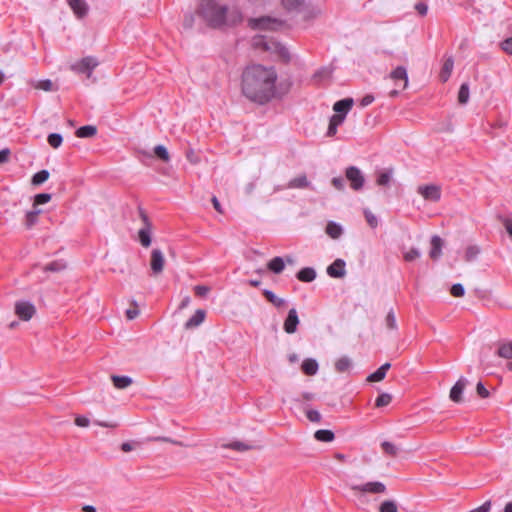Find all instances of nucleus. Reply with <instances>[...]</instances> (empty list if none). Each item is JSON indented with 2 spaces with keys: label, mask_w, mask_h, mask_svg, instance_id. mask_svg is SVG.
<instances>
[{
  "label": "nucleus",
  "mask_w": 512,
  "mask_h": 512,
  "mask_svg": "<svg viewBox=\"0 0 512 512\" xmlns=\"http://www.w3.org/2000/svg\"><path fill=\"white\" fill-rule=\"evenodd\" d=\"M277 74L272 67L252 65L242 75V92L250 100L268 102L275 94Z\"/></svg>",
  "instance_id": "nucleus-1"
},
{
  "label": "nucleus",
  "mask_w": 512,
  "mask_h": 512,
  "mask_svg": "<svg viewBox=\"0 0 512 512\" xmlns=\"http://www.w3.org/2000/svg\"><path fill=\"white\" fill-rule=\"evenodd\" d=\"M199 13L213 27L235 25L242 20L238 9L228 10L225 5L216 0H203L199 7Z\"/></svg>",
  "instance_id": "nucleus-2"
},
{
  "label": "nucleus",
  "mask_w": 512,
  "mask_h": 512,
  "mask_svg": "<svg viewBox=\"0 0 512 512\" xmlns=\"http://www.w3.org/2000/svg\"><path fill=\"white\" fill-rule=\"evenodd\" d=\"M252 45L255 48L275 53L280 58H282L286 61H288L290 59V53L285 46H283L281 43H279L275 40L268 39L266 36H263V35L254 36L252 39Z\"/></svg>",
  "instance_id": "nucleus-3"
},
{
  "label": "nucleus",
  "mask_w": 512,
  "mask_h": 512,
  "mask_svg": "<svg viewBox=\"0 0 512 512\" xmlns=\"http://www.w3.org/2000/svg\"><path fill=\"white\" fill-rule=\"evenodd\" d=\"M389 79L394 82L396 89L390 92L391 97H396L400 91L405 90L408 87V73L404 66H398L392 70L389 74Z\"/></svg>",
  "instance_id": "nucleus-4"
},
{
  "label": "nucleus",
  "mask_w": 512,
  "mask_h": 512,
  "mask_svg": "<svg viewBox=\"0 0 512 512\" xmlns=\"http://www.w3.org/2000/svg\"><path fill=\"white\" fill-rule=\"evenodd\" d=\"M99 65L98 60L93 56H87L79 61L73 63L70 68L73 72L79 74H86L88 78L91 77L92 71Z\"/></svg>",
  "instance_id": "nucleus-5"
},
{
  "label": "nucleus",
  "mask_w": 512,
  "mask_h": 512,
  "mask_svg": "<svg viewBox=\"0 0 512 512\" xmlns=\"http://www.w3.org/2000/svg\"><path fill=\"white\" fill-rule=\"evenodd\" d=\"M14 313L22 321H30L36 314L35 305L27 300H18L14 304Z\"/></svg>",
  "instance_id": "nucleus-6"
},
{
  "label": "nucleus",
  "mask_w": 512,
  "mask_h": 512,
  "mask_svg": "<svg viewBox=\"0 0 512 512\" xmlns=\"http://www.w3.org/2000/svg\"><path fill=\"white\" fill-rule=\"evenodd\" d=\"M351 489L359 494H384L386 485L380 481L367 482L360 485H352Z\"/></svg>",
  "instance_id": "nucleus-7"
},
{
  "label": "nucleus",
  "mask_w": 512,
  "mask_h": 512,
  "mask_svg": "<svg viewBox=\"0 0 512 512\" xmlns=\"http://www.w3.org/2000/svg\"><path fill=\"white\" fill-rule=\"evenodd\" d=\"M249 25L254 29L277 30L283 25V23H282V21L275 19V18L260 17V18L250 19Z\"/></svg>",
  "instance_id": "nucleus-8"
},
{
  "label": "nucleus",
  "mask_w": 512,
  "mask_h": 512,
  "mask_svg": "<svg viewBox=\"0 0 512 512\" xmlns=\"http://www.w3.org/2000/svg\"><path fill=\"white\" fill-rule=\"evenodd\" d=\"M140 215L144 225L138 231V239L143 247L148 248L152 243V224L150 223L144 211L141 210Z\"/></svg>",
  "instance_id": "nucleus-9"
},
{
  "label": "nucleus",
  "mask_w": 512,
  "mask_h": 512,
  "mask_svg": "<svg viewBox=\"0 0 512 512\" xmlns=\"http://www.w3.org/2000/svg\"><path fill=\"white\" fill-rule=\"evenodd\" d=\"M345 176L350 182V186L353 190H360L363 188L365 178L361 170L355 166H350L345 171Z\"/></svg>",
  "instance_id": "nucleus-10"
},
{
  "label": "nucleus",
  "mask_w": 512,
  "mask_h": 512,
  "mask_svg": "<svg viewBox=\"0 0 512 512\" xmlns=\"http://www.w3.org/2000/svg\"><path fill=\"white\" fill-rule=\"evenodd\" d=\"M165 266V256L164 253L159 249L155 248L151 251L150 256V269L152 274L157 276L161 274L164 270Z\"/></svg>",
  "instance_id": "nucleus-11"
},
{
  "label": "nucleus",
  "mask_w": 512,
  "mask_h": 512,
  "mask_svg": "<svg viewBox=\"0 0 512 512\" xmlns=\"http://www.w3.org/2000/svg\"><path fill=\"white\" fill-rule=\"evenodd\" d=\"M417 191L427 201L437 202L441 198V188L435 184L419 186Z\"/></svg>",
  "instance_id": "nucleus-12"
},
{
  "label": "nucleus",
  "mask_w": 512,
  "mask_h": 512,
  "mask_svg": "<svg viewBox=\"0 0 512 512\" xmlns=\"http://www.w3.org/2000/svg\"><path fill=\"white\" fill-rule=\"evenodd\" d=\"M468 384V380L460 377L455 385L451 388L449 398L455 403H461L463 400V392Z\"/></svg>",
  "instance_id": "nucleus-13"
},
{
  "label": "nucleus",
  "mask_w": 512,
  "mask_h": 512,
  "mask_svg": "<svg viewBox=\"0 0 512 512\" xmlns=\"http://www.w3.org/2000/svg\"><path fill=\"white\" fill-rule=\"evenodd\" d=\"M299 323L300 321L296 309L291 308L284 321L283 329L287 334H293L297 331V326L299 325Z\"/></svg>",
  "instance_id": "nucleus-14"
},
{
  "label": "nucleus",
  "mask_w": 512,
  "mask_h": 512,
  "mask_svg": "<svg viewBox=\"0 0 512 512\" xmlns=\"http://www.w3.org/2000/svg\"><path fill=\"white\" fill-rule=\"evenodd\" d=\"M345 266L344 260L336 259L327 267V274L332 278H343L346 275Z\"/></svg>",
  "instance_id": "nucleus-15"
},
{
  "label": "nucleus",
  "mask_w": 512,
  "mask_h": 512,
  "mask_svg": "<svg viewBox=\"0 0 512 512\" xmlns=\"http://www.w3.org/2000/svg\"><path fill=\"white\" fill-rule=\"evenodd\" d=\"M443 240L440 236L434 235L431 238V249L429 252L430 257L433 260H437L442 255Z\"/></svg>",
  "instance_id": "nucleus-16"
},
{
  "label": "nucleus",
  "mask_w": 512,
  "mask_h": 512,
  "mask_svg": "<svg viewBox=\"0 0 512 512\" xmlns=\"http://www.w3.org/2000/svg\"><path fill=\"white\" fill-rule=\"evenodd\" d=\"M68 2L77 17L82 18L88 13V5L84 0H69Z\"/></svg>",
  "instance_id": "nucleus-17"
},
{
  "label": "nucleus",
  "mask_w": 512,
  "mask_h": 512,
  "mask_svg": "<svg viewBox=\"0 0 512 512\" xmlns=\"http://www.w3.org/2000/svg\"><path fill=\"white\" fill-rule=\"evenodd\" d=\"M354 104V101L352 98H345L342 100L337 101L333 105V110L336 114H344L345 116L350 111Z\"/></svg>",
  "instance_id": "nucleus-18"
},
{
  "label": "nucleus",
  "mask_w": 512,
  "mask_h": 512,
  "mask_svg": "<svg viewBox=\"0 0 512 512\" xmlns=\"http://www.w3.org/2000/svg\"><path fill=\"white\" fill-rule=\"evenodd\" d=\"M345 118H346V116L344 114H336L335 113L330 118L329 127L327 130V136H329V137L334 136L337 132L338 126L344 122Z\"/></svg>",
  "instance_id": "nucleus-19"
},
{
  "label": "nucleus",
  "mask_w": 512,
  "mask_h": 512,
  "mask_svg": "<svg viewBox=\"0 0 512 512\" xmlns=\"http://www.w3.org/2000/svg\"><path fill=\"white\" fill-rule=\"evenodd\" d=\"M205 311L202 309H198L195 311L194 315L185 323V329H192L201 325L205 319Z\"/></svg>",
  "instance_id": "nucleus-20"
},
{
  "label": "nucleus",
  "mask_w": 512,
  "mask_h": 512,
  "mask_svg": "<svg viewBox=\"0 0 512 512\" xmlns=\"http://www.w3.org/2000/svg\"><path fill=\"white\" fill-rule=\"evenodd\" d=\"M453 67H454V59L452 56H449L445 59L442 69H441V72H440V79L442 82H446L450 78L451 73L453 71Z\"/></svg>",
  "instance_id": "nucleus-21"
},
{
  "label": "nucleus",
  "mask_w": 512,
  "mask_h": 512,
  "mask_svg": "<svg viewBox=\"0 0 512 512\" xmlns=\"http://www.w3.org/2000/svg\"><path fill=\"white\" fill-rule=\"evenodd\" d=\"M301 369L306 375L313 376L318 372L319 366L315 359L307 358L302 362Z\"/></svg>",
  "instance_id": "nucleus-22"
},
{
  "label": "nucleus",
  "mask_w": 512,
  "mask_h": 512,
  "mask_svg": "<svg viewBox=\"0 0 512 512\" xmlns=\"http://www.w3.org/2000/svg\"><path fill=\"white\" fill-rule=\"evenodd\" d=\"M497 354L504 359H512V341L509 343H503L499 346ZM509 370L512 371V361L507 364Z\"/></svg>",
  "instance_id": "nucleus-23"
},
{
  "label": "nucleus",
  "mask_w": 512,
  "mask_h": 512,
  "mask_svg": "<svg viewBox=\"0 0 512 512\" xmlns=\"http://www.w3.org/2000/svg\"><path fill=\"white\" fill-rule=\"evenodd\" d=\"M390 363H384L374 373L367 377L368 382H380L385 378L387 370L390 368Z\"/></svg>",
  "instance_id": "nucleus-24"
},
{
  "label": "nucleus",
  "mask_w": 512,
  "mask_h": 512,
  "mask_svg": "<svg viewBox=\"0 0 512 512\" xmlns=\"http://www.w3.org/2000/svg\"><path fill=\"white\" fill-rule=\"evenodd\" d=\"M310 185V182L308 181L307 177L305 175L297 176L293 179H291L286 188L289 189H299V188H306Z\"/></svg>",
  "instance_id": "nucleus-25"
},
{
  "label": "nucleus",
  "mask_w": 512,
  "mask_h": 512,
  "mask_svg": "<svg viewBox=\"0 0 512 512\" xmlns=\"http://www.w3.org/2000/svg\"><path fill=\"white\" fill-rule=\"evenodd\" d=\"M42 213V210L37 208V207H33V210L31 211H28L25 215V226L27 229H30L32 228L38 221V216L39 214Z\"/></svg>",
  "instance_id": "nucleus-26"
},
{
  "label": "nucleus",
  "mask_w": 512,
  "mask_h": 512,
  "mask_svg": "<svg viewBox=\"0 0 512 512\" xmlns=\"http://www.w3.org/2000/svg\"><path fill=\"white\" fill-rule=\"evenodd\" d=\"M267 268L275 274H280L285 268V261L282 257H275L267 263Z\"/></svg>",
  "instance_id": "nucleus-27"
},
{
  "label": "nucleus",
  "mask_w": 512,
  "mask_h": 512,
  "mask_svg": "<svg viewBox=\"0 0 512 512\" xmlns=\"http://www.w3.org/2000/svg\"><path fill=\"white\" fill-rule=\"evenodd\" d=\"M297 278L301 282H312L316 278V271L311 267H306L298 271Z\"/></svg>",
  "instance_id": "nucleus-28"
},
{
  "label": "nucleus",
  "mask_w": 512,
  "mask_h": 512,
  "mask_svg": "<svg viewBox=\"0 0 512 512\" xmlns=\"http://www.w3.org/2000/svg\"><path fill=\"white\" fill-rule=\"evenodd\" d=\"M111 380L113 382V385L117 389H125V388L129 387L133 382L132 378L129 376H118V375L111 376Z\"/></svg>",
  "instance_id": "nucleus-29"
},
{
  "label": "nucleus",
  "mask_w": 512,
  "mask_h": 512,
  "mask_svg": "<svg viewBox=\"0 0 512 512\" xmlns=\"http://www.w3.org/2000/svg\"><path fill=\"white\" fill-rule=\"evenodd\" d=\"M403 259L406 262H413L416 259H419L421 257V251L418 248L410 247V248H403Z\"/></svg>",
  "instance_id": "nucleus-30"
},
{
  "label": "nucleus",
  "mask_w": 512,
  "mask_h": 512,
  "mask_svg": "<svg viewBox=\"0 0 512 512\" xmlns=\"http://www.w3.org/2000/svg\"><path fill=\"white\" fill-rule=\"evenodd\" d=\"M97 133L96 126L93 125H86L78 128L76 130V136L79 138H89L95 136Z\"/></svg>",
  "instance_id": "nucleus-31"
},
{
  "label": "nucleus",
  "mask_w": 512,
  "mask_h": 512,
  "mask_svg": "<svg viewBox=\"0 0 512 512\" xmlns=\"http://www.w3.org/2000/svg\"><path fill=\"white\" fill-rule=\"evenodd\" d=\"M316 440L321 442H332L335 438L334 433L328 429L317 430L314 434Z\"/></svg>",
  "instance_id": "nucleus-32"
},
{
  "label": "nucleus",
  "mask_w": 512,
  "mask_h": 512,
  "mask_svg": "<svg viewBox=\"0 0 512 512\" xmlns=\"http://www.w3.org/2000/svg\"><path fill=\"white\" fill-rule=\"evenodd\" d=\"M351 365V359L347 356H343L335 362V369L339 373H344L350 369Z\"/></svg>",
  "instance_id": "nucleus-33"
},
{
  "label": "nucleus",
  "mask_w": 512,
  "mask_h": 512,
  "mask_svg": "<svg viewBox=\"0 0 512 512\" xmlns=\"http://www.w3.org/2000/svg\"><path fill=\"white\" fill-rule=\"evenodd\" d=\"M326 233L333 239H337L342 234V227L335 223V222H329L326 226Z\"/></svg>",
  "instance_id": "nucleus-34"
},
{
  "label": "nucleus",
  "mask_w": 512,
  "mask_h": 512,
  "mask_svg": "<svg viewBox=\"0 0 512 512\" xmlns=\"http://www.w3.org/2000/svg\"><path fill=\"white\" fill-rule=\"evenodd\" d=\"M263 294L267 298V300L276 307H281L286 303L284 299L276 296L271 290L265 289L263 291Z\"/></svg>",
  "instance_id": "nucleus-35"
},
{
  "label": "nucleus",
  "mask_w": 512,
  "mask_h": 512,
  "mask_svg": "<svg viewBox=\"0 0 512 512\" xmlns=\"http://www.w3.org/2000/svg\"><path fill=\"white\" fill-rule=\"evenodd\" d=\"M470 97V90L469 85L467 83H463L460 86L459 92H458V102L461 105L466 104L469 101Z\"/></svg>",
  "instance_id": "nucleus-36"
},
{
  "label": "nucleus",
  "mask_w": 512,
  "mask_h": 512,
  "mask_svg": "<svg viewBox=\"0 0 512 512\" xmlns=\"http://www.w3.org/2000/svg\"><path fill=\"white\" fill-rule=\"evenodd\" d=\"M33 87L35 89L43 90V91H46V92L56 90V87L54 86V83L51 80H49V79L39 80V81L35 82Z\"/></svg>",
  "instance_id": "nucleus-37"
},
{
  "label": "nucleus",
  "mask_w": 512,
  "mask_h": 512,
  "mask_svg": "<svg viewBox=\"0 0 512 512\" xmlns=\"http://www.w3.org/2000/svg\"><path fill=\"white\" fill-rule=\"evenodd\" d=\"M392 175H393V171L391 169L387 170V171L380 172L377 177V180H376L377 185L388 186L390 184Z\"/></svg>",
  "instance_id": "nucleus-38"
},
{
  "label": "nucleus",
  "mask_w": 512,
  "mask_h": 512,
  "mask_svg": "<svg viewBox=\"0 0 512 512\" xmlns=\"http://www.w3.org/2000/svg\"><path fill=\"white\" fill-rule=\"evenodd\" d=\"M50 176V173L48 170H40L39 172L35 173L32 177V184L33 185H40L48 180Z\"/></svg>",
  "instance_id": "nucleus-39"
},
{
  "label": "nucleus",
  "mask_w": 512,
  "mask_h": 512,
  "mask_svg": "<svg viewBox=\"0 0 512 512\" xmlns=\"http://www.w3.org/2000/svg\"><path fill=\"white\" fill-rule=\"evenodd\" d=\"M379 512H398V506L394 500H384L379 506Z\"/></svg>",
  "instance_id": "nucleus-40"
},
{
  "label": "nucleus",
  "mask_w": 512,
  "mask_h": 512,
  "mask_svg": "<svg viewBox=\"0 0 512 512\" xmlns=\"http://www.w3.org/2000/svg\"><path fill=\"white\" fill-rule=\"evenodd\" d=\"M154 154L164 162H168L170 160V155L167 148L163 145H157L154 148Z\"/></svg>",
  "instance_id": "nucleus-41"
},
{
  "label": "nucleus",
  "mask_w": 512,
  "mask_h": 512,
  "mask_svg": "<svg viewBox=\"0 0 512 512\" xmlns=\"http://www.w3.org/2000/svg\"><path fill=\"white\" fill-rule=\"evenodd\" d=\"M480 254V248L476 245H470L466 248L465 251V260L470 262L477 258Z\"/></svg>",
  "instance_id": "nucleus-42"
},
{
  "label": "nucleus",
  "mask_w": 512,
  "mask_h": 512,
  "mask_svg": "<svg viewBox=\"0 0 512 512\" xmlns=\"http://www.w3.org/2000/svg\"><path fill=\"white\" fill-rule=\"evenodd\" d=\"M385 324H386V327L389 330L395 331L398 328L397 321H396V316H395V313H394V311L392 309L387 313V316L385 318Z\"/></svg>",
  "instance_id": "nucleus-43"
},
{
  "label": "nucleus",
  "mask_w": 512,
  "mask_h": 512,
  "mask_svg": "<svg viewBox=\"0 0 512 512\" xmlns=\"http://www.w3.org/2000/svg\"><path fill=\"white\" fill-rule=\"evenodd\" d=\"M47 141L49 145L53 148H59L63 142V138L61 134L58 133H51L48 135Z\"/></svg>",
  "instance_id": "nucleus-44"
},
{
  "label": "nucleus",
  "mask_w": 512,
  "mask_h": 512,
  "mask_svg": "<svg viewBox=\"0 0 512 512\" xmlns=\"http://www.w3.org/2000/svg\"><path fill=\"white\" fill-rule=\"evenodd\" d=\"M391 401H392V396L389 393H382L376 398L375 406L378 408L384 407V406L389 405L391 403Z\"/></svg>",
  "instance_id": "nucleus-45"
},
{
  "label": "nucleus",
  "mask_w": 512,
  "mask_h": 512,
  "mask_svg": "<svg viewBox=\"0 0 512 512\" xmlns=\"http://www.w3.org/2000/svg\"><path fill=\"white\" fill-rule=\"evenodd\" d=\"M66 268V264L63 262H52L44 267V271L46 272H59Z\"/></svg>",
  "instance_id": "nucleus-46"
},
{
  "label": "nucleus",
  "mask_w": 512,
  "mask_h": 512,
  "mask_svg": "<svg viewBox=\"0 0 512 512\" xmlns=\"http://www.w3.org/2000/svg\"><path fill=\"white\" fill-rule=\"evenodd\" d=\"M364 216L371 228H376L378 226V219L375 214H373L369 209H364Z\"/></svg>",
  "instance_id": "nucleus-47"
},
{
  "label": "nucleus",
  "mask_w": 512,
  "mask_h": 512,
  "mask_svg": "<svg viewBox=\"0 0 512 512\" xmlns=\"http://www.w3.org/2000/svg\"><path fill=\"white\" fill-rule=\"evenodd\" d=\"M51 194L49 193H40V194H37L35 197H34V204H33V207H37L38 205H41V204H45V203H48L50 200H51Z\"/></svg>",
  "instance_id": "nucleus-48"
},
{
  "label": "nucleus",
  "mask_w": 512,
  "mask_h": 512,
  "mask_svg": "<svg viewBox=\"0 0 512 512\" xmlns=\"http://www.w3.org/2000/svg\"><path fill=\"white\" fill-rule=\"evenodd\" d=\"M381 446H382L383 450L385 451V453H387L391 456H396L398 453V448L393 443H391L389 441L382 442Z\"/></svg>",
  "instance_id": "nucleus-49"
},
{
  "label": "nucleus",
  "mask_w": 512,
  "mask_h": 512,
  "mask_svg": "<svg viewBox=\"0 0 512 512\" xmlns=\"http://www.w3.org/2000/svg\"><path fill=\"white\" fill-rule=\"evenodd\" d=\"M148 441H162V442H169V443H172V444H174V445H179V446H183V447H188V446H189V445H187V444H184L183 442L176 441V440L170 439V438H168V437H163V436L150 437V438H148Z\"/></svg>",
  "instance_id": "nucleus-50"
},
{
  "label": "nucleus",
  "mask_w": 512,
  "mask_h": 512,
  "mask_svg": "<svg viewBox=\"0 0 512 512\" xmlns=\"http://www.w3.org/2000/svg\"><path fill=\"white\" fill-rule=\"evenodd\" d=\"M306 416L311 422H315V423H319L322 419L320 412L315 409L307 410Z\"/></svg>",
  "instance_id": "nucleus-51"
},
{
  "label": "nucleus",
  "mask_w": 512,
  "mask_h": 512,
  "mask_svg": "<svg viewBox=\"0 0 512 512\" xmlns=\"http://www.w3.org/2000/svg\"><path fill=\"white\" fill-rule=\"evenodd\" d=\"M284 7L288 10H294L304 3V0H282Z\"/></svg>",
  "instance_id": "nucleus-52"
},
{
  "label": "nucleus",
  "mask_w": 512,
  "mask_h": 512,
  "mask_svg": "<svg viewBox=\"0 0 512 512\" xmlns=\"http://www.w3.org/2000/svg\"><path fill=\"white\" fill-rule=\"evenodd\" d=\"M450 293L454 297H462L465 294V289L462 284L457 283L451 287Z\"/></svg>",
  "instance_id": "nucleus-53"
},
{
  "label": "nucleus",
  "mask_w": 512,
  "mask_h": 512,
  "mask_svg": "<svg viewBox=\"0 0 512 512\" xmlns=\"http://www.w3.org/2000/svg\"><path fill=\"white\" fill-rule=\"evenodd\" d=\"M500 47L505 53L512 55V37L503 40L500 43Z\"/></svg>",
  "instance_id": "nucleus-54"
},
{
  "label": "nucleus",
  "mask_w": 512,
  "mask_h": 512,
  "mask_svg": "<svg viewBox=\"0 0 512 512\" xmlns=\"http://www.w3.org/2000/svg\"><path fill=\"white\" fill-rule=\"evenodd\" d=\"M476 392L482 398L489 397V391L486 389L482 382H478L476 385Z\"/></svg>",
  "instance_id": "nucleus-55"
},
{
  "label": "nucleus",
  "mask_w": 512,
  "mask_h": 512,
  "mask_svg": "<svg viewBox=\"0 0 512 512\" xmlns=\"http://www.w3.org/2000/svg\"><path fill=\"white\" fill-rule=\"evenodd\" d=\"M194 291H195L196 295H198L200 297H205L209 293L210 288L205 285H197L194 287Z\"/></svg>",
  "instance_id": "nucleus-56"
},
{
  "label": "nucleus",
  "mask_w": 512,
  "mask_h": 512,
  "mask_svg": "<svg viewBox=\"0 0 512 512\" xmlns=\"http://www.w3.org/2000/svg\"><path fill=\"white\" fill-rule=\"evenodd\" d=\"M230 447L237 451H247L251 448L249 445L239 441L231 443Z\"/></svg>",
  "instance_id": "nucleus-57"
},
{
  "label": "nucleus",
  "mask_w": 512,
  "mask_h": 512,
  "mask_svg": "<svg viewBox=\"0 0 512 512\" xmlns=\"http://www.w3.org/2000/svg\"><path fill=\"white\" fill-rule=\"evenodd\" d=\"M186 158L192 164H198L200 162L198 155L192 149L187 151Z\"/></svg>",
  "instance_id": "nucleus-58"
},
{
  "label": "nucleus",
  "mask_w": 512,
  "mask_h": 512,
  "mask_svg": "<svg viewBox=\"0 0 512 512\" xmlns=\"http://www.w3.org/2000/svg\"><path fill=\"white\" fill-rule=\"evenodd\" d=\"M133 304L135 306L134 308H130V309L126 310V316L129 320L135 319L140 313L139 309L137 308L136 303L134 302Z\"/></svg>",
  "instance_id": "nucleus-59"
},
{
  "label": "nucleus",
  "mask_w": 512,
  "mask_h": 512,
  "mask_svg": "<svg viewBox=\"0 0 512 512\" xmlns=\"http://www.w3.org/2000/svg\"><path fill=\"white\" fill-rule=\"evenodd\" d=\"M75 424L79 427H87L90 424V420L85 416H78L75 418Z\"/></svg>",
  "instance_id": "nucleus-60"
},
{
  "label": "nucleus",
  "mask_w": 512,
  "mask_h": 512,
  "mask_svg": "<svg viewBox=\"0 0 512 512\" xmlns=\"http://www.w3.org/2000/svg\"><path fill=\"white\" fill-rule=\"evenodd\" d=\"M491 501L488 500L485 503H483L481 506L473 509L471 512H490L491 509Z\"/></svg>",
  "instance_id": "nucleus-61"
},
{
  "label": "nucleus",
  "mask_w": 512,
  "mask_h": 512,
  "mask_svg": "<svg viewBox=\"0 0 512 512\" xmlns=\"http://www.w3.org/2000/svg\"><path fill=\"white\" fill-rule=\"evenodd\" d=\"M415 9L421 16H425L428 12V6L425 3H417Z\"/></svg>",
  "instance_id": "nucleus-62"
},
{
  "label": "nucleus",
  "mask_w": 512,
  "mask_h": 512,
  "mask_svg": "<svg viewBox=\"0 0 512 512\" xmlns=\"http://www.w3.org/2000/svg\"><path fill=\"white\" fill-rule=\"evenodd\" d=\"M333 186L338 190L344 189V180L341 177H335L332 179Z\"/></svg>",
  "instance_id": "nucleus-63"
},
{
  "label": "nucleus",
  "mask_w": 512,
  "mask_h": 512,
  "mask_svg": "<svg viewBox=\"0 0 512 512\" xmlns=\"http://www.w3.org/2000/svg\"><path fill=\"white\" fill-rule=\"evenodd\" d=\"M503 225L505 227L506 232L512 238V220L511 219H505L503 221Z\"/></svg>",
  "instance_id": "nucleus-64"
}]
</instances>
